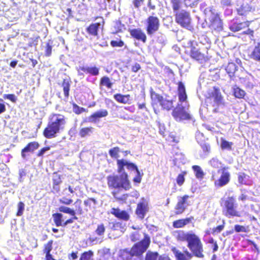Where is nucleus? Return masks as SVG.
I'll list each match as a JSON object with an SVG mask.
<instances>
[{
    "mask_svg": "<svg viewBox=\"0 0 260 260\" xmlns=\"http://www.w3.org/2000/svg\"><path fill=\"white\" fill-rule=\"evenodd\" d=\"M179 102L177 107L173 110L172 115L177 121L189 119L190 118L188 112V104L187 101L185 86L179 82L178 86Z\"/></svg>",
    "mask_w": 260,
    "mask_h": 260,
    "instance_id": "f257e3e1",
    "label": "nucleus"
},
{
    "mask_svg": "<svg viewBox=\"0 0 260 260\" xmlns=\"http://www.w3.org/2000/svg\"><path fill=\"white\" fill-rule=\"evenodd\" d=\"M150 243V239L148 235H145L143 239L135 244L130 249H125L120 253V257L122 260H129L133 256H137L139 260H142V255L146 251Z\"/></svg>",
    "mask_w": 260,
    "mask_h": 260,
    "instance_id": "f03ea898",
    "label": "nucleus"
},
{
    "mask_svg": "<svg viewBox=\"0 0 260 260\" xmlns=\"http://www.w3.org/2000/svg\"><path fill=\"white\" fill-rule=\"evenodd\" d=\"M66 123L64 116L61 114H52L50 117V122L44 131V135L47 138L55 136L60 131L64 129Z\"/></svg>",
    "mask_w": 260,
    "mask_h": 260,
    "instance_id": "7ed1b4c3",
    "label": "nucleus"
},
{
    "mask_svg": "<svg viewBox=\"0 0 260 260\" xmlns=\"http://www.w3.org/2000/svg\"><path fill=\"white\" fill-rule=\"evenodd\" d=\"M120 175H110L107 178L109 187L114 188H123L125 190H129L132 186L128 179L127 174L124 172H119Z\"/></svg>",
    "mask_w": 260,
    "mask_h": 260,
    "instance_id": "20e7f679",
    "label": "nucleus"
},
{
    "mask_svg": "<svg viewBox=\"0 0 260 260\" xmlns=\"http://www.w3.org/2000/svg\"><path fill=\"white\" fill-rule=\"evenodd\" d=\"M206 21L210 23L209 27L211 29L219 31L222 29V24L216 11L212 6L208 7L204 10Z\"/></svg>",
    "mask_w": 260,
    "mask_h": 260,
    "instance_id": "39448f33",
    "label": "nucleus"
},
{
    "mask_svg": "<svg viewBox=\"0 0 260 260\" xmlns=\"http://www.w3.org/2000/svg\"><path fill=\"white\" fill-rule=\"evenodd\" d=\"M223 204V212L224 214L230 218L231 217H240L241 213L238 211L237 209V205L236 204V200L233 197H229L222 200Z\"/></svg>",
    "mask_w": 260,
    "mask_h": 260,
    "instance_id": "423d86ee",
    "label": "nucleus"
},
{
    "mask_svg": "<svg viewBox=\"0 0 260 260\" xmlns=\"http://www.w3.org/2000/svg\"><path fill=\"white\" fill-rule=\"evenodd\" d=\"M187 247L195 256L198 257L204 256L203 244L199 238L194 233L192 234L187 241Z\"/></svg>",
    "mask_w": 260,
    "mask_h": 260,
    "instance_id": "0eeeda50",
    "label": "nucleus"
},
{
    "mask_svg": "<svg viewBox=\"0 0 260 260\" xmlns=\"http://www.w3.org/2000/svg\"><path fill=\"white\" fill-rule=\"evenodd\" d=\"M218 173L220 174V177L216 179L215 175H212V179L214 180V185L216 187H223L229 183L230 181L231 174L228 171V167H223L218 170Z\"/></svg>",
    "mask_w": 260,
    "mask_h": 260,
    "instance_id": "6e6552de",
    "label": "nucleus"
},
{
    "mask_svg": "<svg viewBox=\"0 0 260 260\" xmlns=\"http://www.w3.org/2000/svg\"><path fill=\"white\" fill-rule=\"evenodd\" d=\"M118 166V172H122L124 170V167H125L127 169L132 171L135 170L137 173V176L134 178L133 181L136 183H140L141 177L140 175V173L137 167L133 163H131L125 159H118L117 161Z\"/></svg>",
    "mask_w": 260,
    "mask_h": 260,
    "instance_id": "1a4fd4ad",
    "label": "nucleus"
},
{
    "mask_svg": "<svg viewBox=\"0 0 260 260\" xmlns=\"http://www.w3.org/2000/svg\"><path fill=\"white\" fill-rule=\"evenodd\" d=\"M175 15L176 21L178 24L187 29L190 27L191 18L189 12L182 10L177 12Z\"/></svg>",
    "mask_w": 260,
    "mask_h": 260,
    "instance_id": "9d476101",
    "label": "nucleus"
},
{
    "mask_svg": "<svg viewBox=\"0 0 260 260\" xmlns=\"http://www.w3.org/2000/svg\"><path fill=\"white\" fill-rule=\"evenodd\" d=\"M159 22L157 17L150 16L147 20V32L148 35H152L156 31L159 27Z\"/></svg>",
    "mask_w": 260,
    "mask_h": 260,
    "instance_id": "9b49d317",
    "label": "nucleus"
},
{
    "mask_svg": "<svg viewBox=\"0 0 260 260\" xmlns=\"http://www.w3.org/2000/svg\"><path fill=\"white\" fill-rule=\"evenodd\" d=\"M151 98L157 100L164 109L170 110L173 107V102L172 100L164 99L162 96L154 92H151Z\"/></svg>",
    "mask_w": 260,
    "mask_h": 260,
    "instance_id": "f8f14e48",
    "label": "nucleus"
},
{
    "mask_svg": "<svg viewBox=\"0 0 260 260\" xmlns=\"http://www.w3.org/2000/svg\"><path fill=\"white\" fill-rule=\"evenodd\" d=\"M188 198L189 196L187 195L178 198V202L175 208L176 214H180L185 211L189 205L187 203Z\"/></svg>",
    "mask_w": 260,
    "mask_h": 260,
    "instance_id": "ddd939ff",
    "label": "nucleus"
},
{
    "mask_svg": "<svg viewBox=\"0 0 260 260\" xmlns=\"http://www.w3.org/2000/svg\"><path fill=\"white\" fill-rule=\"evenodd\" d=\"M172 251L174 254L176 260H190L192 257V254L187 249L181 252L175 247L172 248Z\"/></svg>",
    "mask_w": 260,
    "mask_h": 260,
    "instance_id": "4468645a",
    "label": "nucleus"
},
{
    "mask_svg": "<svg viewBox=\"0 0 260 260\" xmlns=\"http://www.w3.org/2000/svg\"><path fill=\"white\" fill-rule=\"evenodd\" d=\"M148 210V203L146 200L143 199L137 205L136 214L139 217L142 219L144 217Z\"/></svg>",
    "mask_w": 260,
    "mask_h": 260,
    "instance_id": "2eb2a0df",
    "label": "nucleus"
},
{
    "mask_svg": "<svg viewBox=\"0 0 260 260\" xmlns=\"http://www.w3.org/2000/svg\"><path fill=\"white\" fill-rule=\"evenodd\" d=\"M39 146L38 143L36 142H30L21 151V156L23 159H26L28 155V153L33 152Z\"/></svg>",
    "mask_w": 260,
    "mask_h": 260,
    "instance_id": "dca6fc26",
    "label": "nucleus"
},
{
    "mask_svg": "<svg viewBox=\"0 0 260 260\" xmlns=\"http://www.w3.org/2000/svg\"><path fill=\"white\" fill-rule=\"evenodd\" d=\"M108 115V112L106 109L98 111L88 118V120L91 122H96L101 118L105 117Z\"/></svg>",
    "mask_w": 260,
    "mask_h": 260,
    "instance_id": "f3484780",
    "label": "nucleus"
},
{
    "mask_svg": "<svg viewBox=\"0 0 260 260\" xmlns=\"http://www.w3.org/2000/svg\"><path fill=\"white\" fill-rule=\"evenodd\" d=\"M208 100L212 103L213 106L214 107L223 105V98L221 93L217 91H215Z\"/></svg>",
    "mask_w": 260,
    "mask_h": 260,
    "instance_id": "a211bd4d",
    "label": "nucleus"
},
{
    "mask_svg": "<svg viewBox=\"0 0 260 260\" xmlns=\"http://www.w3.org/2000/svg\"><path fill=\"white\" fill-rule=\"evenodd\" d=\"M193 233L185 232L183 231H178L174 233L175 238L179 241H188Z\"/></svg>",
    "mask_w": 260,
    "mask_h": 260,
    "instance_id": "6ab92c4d",
    "label": "nucleus"
},
{
    "mask_svg": "<svg viewBox=\"0 0 260 260\" xmlns=\"http://www.w3.org/2000/svg\"><path fill=\"white\" fill-rule=\"evenodd\" d=\"M111 213L115 217L124 220H127L129 218V215L125 211L121 210L118 208H112Z\"/></svg>",
    "mask_w": 260,
    "mask_h": 260,
    "instance_id": "aec40b11",
    "label": "nucleus"
},
{
    "mask_svg": "<svg viewBox=\"0 0 260 260\" xmlns=\"http://www.w3.org/2000/svg\"><path fill=\"white\" fill-rule=\"evenodd\" d=\"M131 35L134 38L145 42L146 36L144 32L140 29H134L130 31Z\"/></svg>",
    "mask_w": 260,
    "mask_h": 260,
    "instance_id": "412c9836",
    "label": "nucleus"
},
{
    "mask_svg": "<svg viewBox=\"0 0 260 260\" xmlns=\"http://www.w3.org/2000/svg\"><path fill=\"white\" fill-rule=\"evenodd\" d=\"M249 56L250 58L260 62V43H257L255 45Z\"/></svg>",
    "mask_w": 260,
    "mask_h": 260,
    "instance_id": "4be33fe9",
    "label": "nucleus"
},
{
    "mask_svg": "<svg viewBox=\"0 0 260 260\" xmlns=\"http://www.w3.org/2000/svg\"><path fill=\"white\" fill-rule=\"evenodd\" d=\"M190 56L200 61L201 62H202L203 60H205V55L204 54L201 53L198 49L196 48L195 47H192L191 48V51H190Z\"/></svg>",
    "mask_w": 260,
    "mask_h": 260,
    "instance_id": "5701e85b",
    "label": "nucleus"
},
{
    "mask_svg": "<svg viewBox=\"0 0 260 260\" xmlns=\"http://www.w3.org/2000/svg\"><path fill=\"white\" fill-rule=\"evenodd\" d=\"M132 228L134 230H138L131 233L130 235V239L132 241L136 242L137 241H139L142 235L144 236V238L145 237L146 235L140 230L139 227L136 228L133 226Z\"/></svg>",
    "mask_w": 260,
    "mask_h": 260,
    "instance_id": "b1692460",
    "label": "nucleus"
},
{
    "mask_svg": "<svg viewBox=\"0 0 260 260\" xmlns=\"http://www.w3.org/2000/svg\"><path fill=\"white\" fill-rule=\"evenodd\" d=\"M79 69L84 72L90 74L92 76H97L99 74V69L95 67H80Z\"/></svg>",
    "mask_w": 260,
    "mask_h": 260,
    "instance_id": "393cba45",
    "label": "nucleus"
},
{
    "mask_svg": "<svg viewBox=\"0 0 260 260\" xmlns=\"http://www.w3.org/2000/svg\"><path fill=\"white\" fill-rule=\"evenodd\" d=\"M98 254L100 260H108L111 255L110 249L106 247L99 250Z\"/></svg>",
    "mask_w": 260,
    "mask_h": 260,
    "instance_id": "a878e982",
    "label": "nucleus"
},
{
    "mask_svg": "<svg viewBox=\"0 0 260 260\" xmlns=\"http://www.w3.org/2000/svg\"><path fill=\"white\" fill-rule=\"evenodd\" d=\"M248 26L247 22L234 23L230 26V28L232 31L237 32L247 27Z\"/></svg>",
    "mask_w": 260,
    "mask_h": 260,
    "instance_id": "bb28decb",
    "label": "nucleus"
},
{
    "mask_svg": "<svg viewBox=\"0 0 260 260\" xmlns=\"http://www.w3.org/2000/svg\"><path fill=\"white\" fill-rule=\"evenodd\" d=\"M190 221V218L181 219L174 221L173 225L175 228H181L189 223Z\"/></svg>",
    "mask_w": 260,
    "mask_h": 260,
    "instance_id": "cd10ccee",
    "label": "nucleus"
},
{
    "mask_svg": "<svg viewBox=\"0 0 260 260\" xmlns=\"http://www.w3.org/2000/svg\"><path fill=\"white\" fill-rule=\"evenodd\" d=\"M53 189L56 191L59 190V185L61 183V176L57 173H54L53 175Z\"/></svg>",
    "mask_w": 260,
    "mask_h": 260,
    "instance_id": "c85d7f7f",
    "label": "nucleus"
},
{
    "mask_svg": "<svg viewBox=\"0 0 260 260\" xmlns=\"http://www.w3.org/2000/svg\"><path fill=\"white\" fill-rule=\"evenodd\" d=\"M129 95H122L121 94H116L114 95L115 100L120 103L127 104L129 100Z\"/></svg>",
    "mask_w": 260,
    "mask_h": 260,
    "instance_id": "c756f323",
    "label": "nucleus"
},
{
    "mask_svg": "<svg viewBox=\"0 0 260 260\" xmlns=\"http://www.w3.org/2000/svg\"><path fill=\"white\" fill-rule=\"evenodd\" d=\"M237 69V66L235 63L230 62L226 66L225 70L226 73L229 74V76L231 77L234 75Z\"/></svg>",
    "mask_w": 260,
    "mask_h": 260,
    "instance_id": "7c9ffc66",
    "label": "nucleus"
},
{
    "mask_svg": "<svg viewBox=\"0 0 260 260\" xmlns=\"http://www.w3.org/2000/svg\"><path fill=\"white\" fill-rule=\"evenodd\" d=\"M93 129L92 127H83L80 130L79 135L82 138L90 136L93 133Z\"/></svg>",
    "mask_w": 260,
    "mask_h": 260,
    "instance_id": "2f4dec72",
    "label": "nucleus"
},
{
    "mask_svg": "<svg viewBox=\"0 0 260 260\" xmlns=\"http://www.w3.org/2000/svg\"><path fill=\"white\" fill-rule=\"evenodd\" d=\"M100 26L99 23L92 24L87 28V31L90 35L95 36L98 35V29Z\"/></svg>",
    "mask_w": 260,
    "mask_h": 260,
    "instance_id": "473e14b6",
    "label": "nucleus"
},
{
    "mask_svg": "<svg viewBox=\"0 0 260 260\" xmlns=\"http://www.w3.org/2000/svg\"><path fill=\"white\" fill-rule=\"evenodd\" d=\"M58 210L60 212L69 214L71 215L74 216V219H77V218L76 216H75L76 213H75V211L73 209H71L68 207H66V206H61L59 207Z\"/></svg>",
    "mask_w": 260,
    "mask_h": 260,
    "instance_id": "72a5a7b5",
    "label": "nucleus"
},
{
    "mask_svg": "<svg viewBox=\"0 0 260 260\" xmlns=\"http://www.w3.org/2000/svg\"><path fill=\"white\" fill-rule=\"evenodd\" d=\"M196 177L198 179H202L203 178L204 173L201 168L199 166H193L192 167Z\"/></svg>",
    "mask_w": 260,
    "mask_h": 260,
    "instance_id": "f704fd0d",
    "label": "nucleus"
},
{
    "mask_svg": "<svg viewBox=\"0 0 260 260\" xmlns=\"http://www.w3.org/2000/svg\"><path fill=\"white\" fill-rule=\"evenodd\" d=\"M220 141V147L222 149L232 150V147L233 145L232 142L227 141L223 138H221Z\"/></svg>",
    "mask_w": 260,
    "mask_h": 260,
    "instance_id": "c9c22d12",
    "label": "nucleus"
},
{
    "mask_svg": "<svg viewBox=\"0 0 260 260\" xmlns=\"http://www.w3.org/2000/svg\"><path fill=\"white\" fill-rule=\"evenodd\" d=\"M100 84L106 86L107 88L110 89L112 86V83L109 77L104 76L102 77L100 81Z\"/></svg>",
    "mask_w": 260,
    "mask_h": 260,
    "instance_id": "e433bc0d",
    "label": "nucleus"
},
{
    "mask_svg": "<svg viewBox=\"0 0 260 260\" xmlns=\"http://www.w3.org/2000/svg\"><path fill=\"white\" fill-rule=\"evenodd\" d=\"M54 221L56 226H61L62 224V215L60 213H55L53 215Z\"/></svg>",
    "mask_w": 260,
    "mask_h": 260,
    "instance_id": "4c0bfd02",
    "label": "nucleus"
},
{
    "mask_svg": "<svg viewBox=\"0 0 260 260\" xmlns=\"http://www.w3.org/2000/svg\"><path fill=\"white\" fill-rule=\"evenodd\" d=\"M209 164L212 167L215 169L219 168L221 165V161L216 157H213L209 161Z\"/></svg>",
    "mask_w": 260,
    "mask_h": 260,
    "instance_id": "58836bf2",
    "label": "nucleus"
},
{
    "mask_svg": "<svg viewBox=\"0 0 260 260\" xmlns=\"http://www.w3.org/2000/svg\"><path fill=\"white\" fill-rule=\"evenodd\" d=\"M84 204L86 206H89L90 208H95V205L97 204V201L93 198H89L84 201Z\"/></svg>",
    "mask_w": 260,
    "mask_h": 260,
    "instance_id": "ea45409f",
    "label": "nucleus"
},
{
    "mask_svg": "<svg viewBox=\"0 0 260 260\" xmlns=\"http://www.w3.org/2000/svg\"><path fill=\"white\" fill-rule=\"evenodd\" d=\"M245 94V91L241 89L240 88L237 87L234 89V95L237 98H243Z\"/></svg>",
    "mask_w": 260,
    "mask_h": 260,
    "instance_id": "a19ab883",
    "label": "nucleus"
},
{
    "mask_svg": "<svg viewBox=\"0 0 260 260\" xmlns=\"http://www.w3.org/2000/svg\"><path fill=\"white\" fill-rule=\"evenodd\" d=\"M62 86L65 96L68 97L70 90V84L69 82L68 81L64 80Z\"/></svg>",
    "mask_w": 260,
    "mask_h": 260,
    "instance_id": "79ce46f5",
    "label": "nucleus"
},
{
    "mask_svg": "<svg viewBox=\"0 0 260 260\" xmlns=\"http://www.w3.org/2000/svg\"><path fill=\"white\" fill-rule=\"evenodd\" d=\"M158 257V253L157 252H152L151 251H148L145 260H157Z\"/></svg>",
    "mask_w": 260,
    "mask_h": 260,
    "instance_id": "37998d69",
    "label": "nucleus"
},
{
    "mask_svg": "<svg viewBox=\"0 0 260 260\" xmlns=\"http://www.w3.org/2000/svg\"><path fill=\"white\" fill-rule=\"evenodd\" d=\"M119 148L117 147H114L109 150V154L112 158H118L119 157Z\"/></svg>",
    "mask_w": 260,
    "mask_h": 260,
    "instance_id": "c03bdc74",
    "label": "nucleus"
},
{
    "mask_svg": "<svg viewBox=\"0 0 260 260\" xmlns=\"http://www.w3.org/2000/svg\"><path fill=\"white\" fill-rule=\"evenodd\" d=\"M93 256V252L91 251H89L87 252H85L83 253L80 258V260H91V257Z\"/></svg>",
    "mask_w": 260,
    "mask_h": 260,
    "instance_id": "a18cd8bd",
    "label": "nucleus"
},
{
    "mask_svg": "<svg viewBox=\"0 0 260 260\" xmlns=\"http://www.w3.org/2000/svg\"><path fill=\"white\" fill-rule=\"evenodd\" d=\"M52 244L53 241L50 240L45 244L44 252L46 254H50V251L52 249Z\"/></svg>",
    "mask_w": 260,
    "mask_h": 260,
    "instance_id": "49530a36",
    "label": "nucleus"
},
{
    "mask_svg": "<svg viewBox=\"0 0 260 260\" xmlns=\"http://www.w3.org/2000/svg\"><path fill=\"white\" fill-rule=\"evenodd\" d=\"M112 194L113 197L117 200L119 201H125L127 199L128 194H124L121 196H119L118 194V192L117 191H113L112 192Z\"/></svg>",
    "mask_w": 260,
    "mask_h": 260,
    "instance_id": "de8ad7c7",
    "label": "nucleus"
},
{
    "mask_svg": "<svg viewBox=\"0 0 260 260\" xmlns=\"http://www.w3.org/2000/svg\"><path fill=\"white\" fill-rule=\"evenodd\" d=\"M248 176L244 173H240L238 176V182L240 184H245L247 183Z\"/></svg>",
    "mask_w": 260,
    "mask_h": 260,
    "instance_id": "09e8293b",
    "label": "nucleus"
},
{
    "mask_svg": "<svg viewBox=\"0 0 260 260\" xmlns=\"http://www.w3.org/2000/svg\"><path fill=\"white\" fill-rule=\"evenodd\" d=\"M105 228L103 224L98 225L95 230L96 234L99 236H103L104 234Z\"/></svg>",
    "mask_w": 260,
    "mask_h": 260,
    "instance_id": "8fccbe9b",
    "label": "nucleus"
},
{
    "mask_svg": "<svg viewBox=\"0 0 260 260\" xmlns=\"http://www.w3.org/2000/svg\"><path fill=\"white\" fill-rule=\"evenodd\" d=\"M251 8L249 6L242 5L241 8L238 10L239 14L243 15L247 12L250 11Z\"/></svg>",
    "mask_w": 260,
    "mask_h": 260,
    "instance_id": "3c124183",
    "label": "nucleus"
},
{
    "mask_svg": "<svg viewBox=\"0 0 260 260\" xmlns=\"http://www.w3.org/2000/svg\"><path fill=\"white\" fill-rule=\"evenodd\" d=\"M185 5L187 7H194L197 5L199 0H184Z\"/></svg>",
    "mask_w": 260,
    "mask_h": 260,
    "instance_id": "603ef678",
    "label": "nucleus"
},
{
    "mask_svg": "<svg viewBox=\"0 0 260 260\" xmlns=\"http://www.w3.org/2000/svg\"><path fill=\"white\" fill-rule=\"evenodd\" d=\"M18 210L17 213V216H21L24 210V204L22 202H19L18 204Z\"/></svg>",
    "mask_w": 260,
    "mask_h": 260,
    "instance_id": "864d4df0",
    "label": "nucleus"
},
{
    "mask_svg": "<svg viewBox=\"0 0 260 260\" xmlns=\"http://www.w3.org/2000/svg\"><path fill=\"white\" fill-rule=\"evenodd\" d=\"M111 45L113 47H122L124 45V43L123 41L120 40H116V41H112L110 43Z\"/></svg>",
    "mask_w": 260,
    "mask_h": 260,
    "instance_id": "5fc2aeb1",
    "label": "nucleus"
},
{
    "mask_svg": "<svg viewBox=\"0 0 260 260\" xmlns=\"http://www.w3.org/2000/svg\"><path fill=\"white\" fill-rule=\"evenodd\" d=\"M184 176V175L183 174H180L178 175L176 179L177 183L178 184V185L181 186L183 184L185 180Z\"/></svg>",
    "mask_w": 260,
    "mask_h": 260,
    "instance_id": "6e6d98bb",
    "label": "nucleus"
},
{
    "mask_svg": "<svg viewBox=\"0 0 260 260\" xmlns=\"http://www.w3.org/2000/svg\"><path fill=\"white\" fill-rule=\"evenodd\" d=\"M173 9L174 11H177L180 8L179 0H171Z\"/></svg>",
    "mask_w": 260,
    "mask_h": 260,
    "instance_id": "4d7b16f0",
    "label": "nucleus"
},
{
    "mask_svg": "<svg viewBox=\"0 0 260 260\" xmlns=\"http://www.w3.org/2000/svg\"><path fill=\"white\" fill-rule=\"evenodd\" d=\"M89 241L92 244H96L98 243H101L102 241L100 238L96 237H90L89 238Z\"/></svg>",
    "mask_w": 260,
    "mask_h": 260,
    "instance_id": "13d9d810",
    "label": "nucleus"
},
{
    "mask_svg": "<svg viewBox=\"0 0 260 260\" xmlns=\"http://www.w3.org/2000/svg\"><path fill=\"white\" fill-rule=\"evenodd\" d=\"M235 230L237 232H246V230L245 226L240 225H236Z\"/></svg>",
    "mask_w": 260,
    "mask_h": 260,
    "instance_id": "bf43d9fd",
    "label": "nucleus"
},
{
    "mask_svg": "<svg viewBox=\"0 0 260 260\" xmlns=\"http://www.w3.org/2000/svg\"><path fill=\"white\" fill-rule=\"evenodd\" d=\"M60 203L66 205H70L73 202L72 199H69L66 198H62L59 200Z\"/></svg>",
    "mask_w": 260,
    "mask_h": 260,
    "instance_id": "052dcab7",
    "label": "nucleus"
},
{
    "mask_svg": "<svg viewBox=\"0 0 260 260\" xmlns=\"http://www.w3.org/2000/svg\"><path fill=\"white\" fill-rule=\"evenodd\" d=\"M4 98L5 99H9L13 102H15L16 101V98L14 94H5Z\"/></svg>",
    "mask_w": 260,
    "mask_h": 260,
    "instance_id": "680f3d73",
    "label": "nucleus"
},
{
    "mask_svg": "<svg viewBox=\"0 0 260 260\" xmlns=\"http://www.w3.org/2000/svg\"><path fill=\"white\" fill-rule=\"evenodd\" d=\"M50 149V147H44L43 148H42L40 151V152H39V153L38 154V156H41L42 155H44V154L48 150H49Z\"/></svg>",
    "mask_w": 260,
    "mask_h": 260,
    "instance_id": "e2e57ef3",
    "label": "nucleus"
},
{
    "mask_svg": "<svg viewBox=\"0 0 260 260\" xmlns=\"http://www.w3.org/2000/svg\"><path fill=\"white\" fill-rule=\"evenodd\" d=\"M201 147L205 152H208L210 149V146L206 144L201 145Z\"/></svg>",
    "mask_w": 260,
    "mask_h": 260,
    "instance_id": "0e129e2a",
    "label": "nucleus"
},
{
    "mask_svg": "<svg viewBox=\"0 0 260 260\" xmlns=\"http://www.w3.org/2000/svg\"><path fill=\"white\" fill-rule=\"evenodd\" d=\"M140 65L138 63H136L134 66H133L132 70L133 72H137L140 69Z\"/></svg>",
    "mask_w": 260,
    "mask_h": 260,
    "instance_id": "69168bd1",
    "label": "nucleus"
},
{
    "mask_svg": "<svg viewBox=\"0 0 260 260\" xmlns=\"http://www.w3.org/2000/svg\"><path fill=\"white\" fill-rule=\"evenodd\" d=\"M221 4L223 6H229L231 5V0H221Z\"/></svg>",
    "mask_w": 260,
    "mask_h": 260,
    "instance_id": "338daca9",
    "label": "nucleus"
},
{
    "mask_svg": "<svg viewBox=\"0 0 260 260\" xmlns=\"http://www.w3.org/2000/svg\"><path fill=\"white\" fill-rule=\"evenodd\" d=\"M52 48L51 46L47 45L46 50V55L48 56H50L51 54Z\"/></svg>",
    "mask_w": 260,
    "mask_h": 260,
    "instance_id": "774afa93",
    "label": "nucleus"
}]
</instances>
